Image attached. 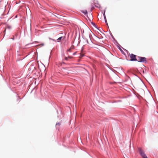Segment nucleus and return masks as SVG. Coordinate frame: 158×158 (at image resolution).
<instances>
[{
    "label": "nucleus",
    "instance_id": "nucleus-1",
    "mask_svg": "<svg viewBox=\"0 0 158 158\" xmlns=\"http://www.w3.org/2000/svg\"><path fill=\"white\" fill-rule=\"evenodd\" d=\"M137 61L139 62H143L146 61V59L144 57L138 56Z\"/></svg>",
    "mask_w": 158,
    "mask_h": 158
},
{
    "label": "nucleus",
    "instance_id": "nucleus-2",
    "mask_svg": "<svg viewBox=\"0 0 158 158\" xmlns=\"http://www.w3.org/2000/svg\"><path fill=\"white\" fill-rule=\"evenodd\" d=\"M138 150L140 154L143 158H146L147 157L146 155L145 154L144 152L141 148H139Z\"/></svg>",
    "mask_w": 158,
    "mask_h": 158
},
{
    "label": "nucleus",
    "instance_id": "nucleus-3",
    "mask_svg": "<svg viewBox=\"0 0 158 158\" xmlns=\"http://www.w3.org/2000/svg\"><path fill=\"white\" fill-rule=\"evenodd\" d=\"M131 61H137V59L136 58V56L133 54H131L130 55Z\"/></svg>",
    "mask_w": 158,
    "mask_h": 158
},
{
    "label": "nucleus",
    "instance_id": "nucleus-4",
    "mask_svg": "<svg viewBox=\"0 0 158 158\" xmlns=\"http://www.w3.org/2000/svg\"><path fill=\"white\" fill-rule=\"evenodd\" d=\"M81 12H82L85 15L87 13V10H82V11H81Z\"/></svg>",
    "mask_w": 158,
    "mask_h": 158
},
{
    "label": "nucleus",
    "instance_id": "nucleus-5",
    "mask_svg": "<svg viewBox=\"0 0 158 158\" xmlns=\"http://www.w3.org/2000/svg\"><path fill=\"white\" fill-rule=\"evenodd\" d=\"M63 38V37L61 36V37H59V38H58L57 39V42H60V41L61 40V39Z\"/></svg>",
    "mask_w": 158,
    "mask_h": 158
},
{
    "label": "nucleus",
    "instance_id": "nucleus-6",
    "mask_svg": "<svg viewBox=\"0 0 158 158\" xmlns=\"http://www.w3.org/2000/svg\"><path fill=\"white\" fill-rule=\"evenodd\" d=\"M104 19H105V21L106 23V24H107V21H106V18L105 14L104 15Z\"/></svg>",
    "mask_w": 158,
    "mask_h": 158
},
{
    "label": "nucleus",
    "instance_id": "nucleus-7",
    "mask_svg": "<svg viewBox=\"0 0 158 158\" xmlns=\"http://www.w3.org/2000/svg\"><path fill=\"white\" fill-rule=\"evenodd\" d=\"M87 43L88 44H90L92 43V42L90 40L89 42L88 40H87Z\"/></svg>",
    "mask_w": 158,
    "mask_h": 158
},
{
    "label": "nucleus",
    "instance_id": "nucleus-8",
    "mask_svg": "<svg viewBox=\"0 0 158 158\" xmlns=\"http://www.w3.org/2000/svg\"><path fill=\"white\" fill-rule=\"evenodd\" d=\"M84 56V54H81V55L80 56V58H81L83 56Z\"/></svg>",
    "mask_w": 158,
    "mask_h": 158
},
{
    "label": "nucleus",
    "instance_id": "nucleus-9",
    "mask_svg": "<svg viewBox=\"0 0 158 158\" xmlns=\"http://www.w3.org/2000/svg\"><path fill=\"white\" fill-rule=\"evenodd\" d=\"M71 48H69V49H68L67 51L68 52H71Z\"/></svg>",
    "mask_w": 158,
    "mask_h": 158
},
{
    "label": "nucleus",
    "instance_id": "nucleus-10",
    "mask_svg": "<svg viewBox=\"0 0 158 158\" xmlns=\"http://www.w3.org/2000/svg\"><path fill=\"white\" fill-rule=\"evenodd\" d=\"M68 57H65V58H64V59L65 60H68Z\"/></svg>",
    "mask_w": 158,
    "mask_h": 158
},
{
    "label": "nucleus",
    "instance_id": "nucleus-11",
    "mask_svg": "<svg viewBox=\"0 0 158 158\" xmlns=\"http://www.w3.org/2000/svg\"><path fill=\"white\" fill-rule=\"evenodd\" d=\"M68 58L71 59V58H73V57H72V56H69L68 57Z\"/></svg>",
    "mask_w": 158,
    "mask_h": 158
},
{
    "label": "nucleus",
    "instance_id": "nucleus-12",
    "mask_svg": "<svg viewBox=\"0 0 158 158\" xmlns=\"http://www.w3.org/2000/svg\"><path fill=\"white\" fill-rule=\"evenodd\" d=\"M60 125V123H58L56 124V125Z\"/></svg>",
    "mask_w": 158,
    "mask_h": 158
},
{
    "label": "nucleus",
    "instance_id": "nucleus-13",
    "mask_svg": "<svg viewBox=\"0 0 158 158\" xmlns=\"http://www.w3.org/2000/svg\"><path fill=\"white\" fill-rule=\"evenodd\" d=\"M76 52H75L74 53H73V55H75L76 54Z\"/></svg>",
    "mask_w": 158,
    "mask_h": 158
},
{
    "label": "nucleus",
    "instance_id": "nucleus-14",
    "mask_svg": "<svg viewBox=\"0 0 158 158\" xmlns=\"http://www.w3.org/2000/svg\"><path fill=\"white\" fill-rule=\"evenodd\" d=\"M73 47L71 46L70 48H71V49H73Z\"/></svg>",
    "mask_w": 158,
    "mask_h": 158
}]
</instances>
